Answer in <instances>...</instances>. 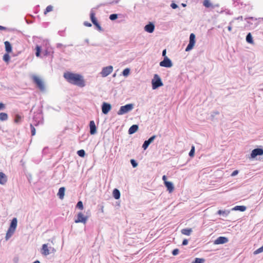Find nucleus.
<instances>
[{"label": "nucleus", "instance_id": "f257e3e1", "mask_svg": "<svg viewBox=\"0 0 263 263\" xmlns=\"http://www.w3.org/2000/svg\"><path fill=\"white\" fill-rule=\"evenodd\" d=\"M63 77L70 84L78 86L82 84V77L79 74L67 71L64 73Z\"/></svg>", "mask_w": 263, "mask_h": 263}, {"label": "nucleus", "instance_id": "f03ea898", "mask_svg": "<svg viewBox=\"0 0 263 263\" xmlns=\"http://www.w3.org/2000/svg\"><path fill=\"white\" fill-rule=\"evenodd\" d=\"M17 221L16 218H13L6 234L5 238L6 240H8L15 232L17 227Z\"/></svg>", "mask_w": 263, "mask_h": 263}, {"label": "nucleus", "instance_id": "7ed1b4c3", "mask_svg": "<svg viewBox=\"0 0 263 263\" xmlns=\"http://www.w3.org/2000/svg\"><path fill=\"white\" fill-rule=\"evenodd\" d=\"M152 85L153 89H156L158 87L163 86L162 81L158 74H154V78L152 80Z\"/></svg>", "mask_w": 263, "mask_h": 263}, {"label": "nucleus", "instance_id": "20e7f679", "mask_svg": "<svg viewBox=\"0 0 263 263\" xmlns=\"http://www.w3.org/2000/svg\"><path fill=\"white\" fill-rule=\"evenodd\" d=\"M134 105L133 104H127L120 107L119 110L117 112L118 115H123L129 111L134 108Z\"/></svg>", "mask_w": 263, "mask_h": 263}, {"label": "nucleus", "instance_id": "39448f33", "mask_svg": "<svg viewBox=\"0 0 263 263\" xmlns=\"http://www.w3.org/2000/svg\"><path fill=\"white\" fill-rule=\"evenodd\" d=\"M33 82L41 91L45 90V85L43 80L38 76L34 75L32 77Z\"/></svg>", "mask_w": 263, "mask_h": 263}, {"label": "nucleus", "instance_id": "423d86ee", "mask_svg": "<svg viewBox=\"0 0 263 263\" xmlns=\"http://www.w3.org/2000/svg\"><path fill=\"white\" fill-rule=\"evenodd\" d=\"M55 249L54 248L49 247L48 244H43L41 249V253L44 255L47 256L50 253H54Z\"/></svg>", "mask_w": 263, "mask_h": 263}, {"label": "nucleus", "instance_id": "0eeeda50", "mask_svg": "<svg viewBox=\"0 0 263 263\" xmlns=\"http://www.w3.org/2000/svg\"><path fill=\"white\" fill-rule=\"evenodd\" d=\"M195 44V35L194 33H191L190 35L189 43L185 48V51H189L191 50Z\"/></svg>", "mask_w": 263, "mask_h": 263}, {"label": "nucleus", "instance_id": "6e6552de", "mask_svg": "<svg viewBox=\"0 0 263 263\" xmlns=\"http://www.w3.org/2000/svg\"><path fill=\"white\" fill-rule=\"evenodd\" d=\"M113 71V67L111 65L104 67L102 68L100 74L102 77H106L110 74Z\"/></svg>", "mask_w": 263, "mask_h": 263}, {"label": "nucleus", "instance_id": "1a4fd4ad", "mask_svg": "<svg viewBox=\"0 0 263 263\" xmlns=\"http://www.w3.org/2000/svg\"><path fill=\"white\" fill-rule=\"evenodd\" d=\"M159 65L161 67L170 68L173 66V63L168 57H165L163 60L160 62Z\"/></svg>", "mask_w": 263, "mask_h": 263}, {"label": "nucleus", "instance_id": "9d476101", "mask_svg": "<svg viewBox=\"0 0 263 263\" xmlns=\"http://www.w3.org/2000/svg\"><path fill=\"white\" fill-rule=\"evenodd\" d=\"M263 155V149L257 148L254 149L251 153V158H255L257 156H261Z\"/></svg>", "mask_w": 263, "mask_h": 263}, {"label": "nucleus", "instance_id": "9b49d317", "mask_svg": "<svg viewBox=\"0 0 263 263\" xmlns=\"http://www.w3.org/2000/svg\"><path fill=\"white\" fill-rule=\"evenodd\" d=\"M111 106L109 103L106 102H103L102 105V112L106 115L110 110Z\"/></svg>", "mask_w": 263, "mask_h": 263}, {"label": "nucleus", "instance_id": "f8f14e48", "mask_svg": "<svg viewBox=\"0 0 263 263\" xmlns=\"http://www.w3.org/2000/svg\"><path fill=\"white\" fill-rule=\"evenodd\" d=\"M229 239L227 237L224 236H220L215 240L214 243L215 245L224 244L228 242Z\"/></svg>", "mask_w": 263, "mask_h": 263}, {"label": "nucleus", "instance_id": "ddd939ff", "mask_svg": "<svg viewBox=\"0 0 263 263\" xmlns=\"http://www.w3.org/2000/svg\"><path fill=\"white\" fill-rule=\"evenodd\" d=\"M156 136L153 135L151 137H150L147 140H145L143 145H142V148L144 150H145L147 148L149 145L156 139Z\"/></svg>", "mask_w": 263, "mask_h": 263}, {"label": "nucleus", "instance_id": "4468645a", "mask_svg": "<svg viewBox=\"0 0 263 263\" xmlns=\"http://www.w3.org/2000/svg\"><path fill=\"white\" fill-rule=\"evenodd\" d=\"M155 29V25L152 22H149L148 24L144 26V30L148 33H152Z\"/></svg>", "mask_w": 263, "mask_h": 263}, {"label": "nucleus", "instance_id": "2eb2a0df", "mask_svg": "<svg viewBox=\"0 0 263 263\" xmlns=\"http://www.w3.org/2000/svg\"><path fill=\"white\" fill-rule=\"evenodd\" d=\"M89 128H90V134L91 135H94L97 132V127L95 125L94 121L92 120L90 121L89 123Z\"/></svg>", "mask_w": 263, "mask_h": 263}, {"label": "nucleus", "instance_id": "dca6fc26", "mask_svg": "<svg viewBox=\"0 0 263 263\" xmlns=\"http://www.w3.org/2000/svg\"><path fill=\"white\" fill-rule=\"evenodd\" d=\"M8 178L7 176L3 172H0V184L5 185L7 182Z\"/></svg>", "mask_w": 263, "mask_h": 263}, {"label": "nucleus", "instance_id": "f3484780", "mask_svg": "<svg viewBox=\"0 0 263 263\" xmlns=\"http://www.w3.org/2000/svg\"><path fill=\"white\" fill-rule=\"evenodd\" d=\"M164 184L170 193H172L174 191V186L172 182L165 181Z\"/></svg>", "mask_w": 263, "mask_h": 263}, {"label": "nucleus", "instance_id": "a211bd4d", "mask_svg": "<svg viewBox=\"0 0 263 263\" xmlns=\"http://www.w3.org/2000/svg\"><path fill=\"white\" fill-rule=\"evenodd\" d=\"M233 5L234 7H237L239 9H240L243 7V4L240 0H233Z\"/></svg>", "mask_w": 263, "mask_h": 263}, {"label": "nucleus", "instance_id": "6ab92c4d", "mask_svg": "<svg viewBox=\"0 0 263 263\" xmlns=\"http://www.w3.org/2000/svg\"><path fill=\"white\" fill-rule=\"evenodd\" d=\"M138 125L137 124L133 125L130 127V128L128 129V134L129 135H132L136 133L138 129Z\"/></svg>", "mask_w": 263, "mask_h": 263}, {"label": "nucleus", "instance_id": "aec40b11", "mask_svg": "<svg viewBox=\"0 0 263 263\" xmlns=\"http://www.w3.org/2000/svg\"><path fill=\"white\" fill-rule=\"evenodd\" d=\"M65 189L64 187H61L59 189L58 193V196L60 199H63L65 195Z\"/></svg>", "mask_w": 263, "mask_h": 263}, {"label": "nucleus", "instance_id": "412c9836", "mask_svg": "<svg viewBox=\"0 0 263 263\" xmlns=\"http://www.w3.org/2000/svg\"><path fill=\"white\" fill-rule=\"evenodd\" d=\"M5 50L7 53H10L12 52V46L11 44L8 41H5L4 42Z\"/></svg>", "mask_w": 263, "mask_h": 263}, {"label": "nucleus", "instance_id": "4be33fe9", "mask_svg": "<svg viewBox=\"0 0 263 263\" xmlns=\"http://www.w3.org/2000/svg\"><path fill=\"white\" fill-rule=\"evenodd\" d=\"M246 209H247L246 206H244V205H236L235 207H234L232 209V210L244 212L245 211H246Z\"/></svg>", "mask_w": 263, "mask_h": 263}, {"label": "nucleus", "instance_id": "5701e85b", "mask_svg": "<svg viewBox=\"0 0 263 263\" xmlns=\"http://www.w3.org/2000/svg\"><path fill=\"white\" fill-rule=\"evenodd\" d=\"M113 197L116 199H119L120 197V192L117 189H115L112 192Z\"/></svg>", "mask_w": 263, "mask_h": 263}, {"label": "nucleus", "instance_id": "b1692460", "mask_svg": "<svg viewBox=\"0 0 263 263\" xmlns=\"http://www.w3.org/2000/svg\"><path fill=\"white\" fill-rule=\"evenodd\" d=\"M230 213L228 210H219L217 211V214L218 215H222L223 217H227Z\"/></svg>", "mask_w": 263, "mask_h": 263}, {"label": "nucleus", "instance_id": "393cba45", "mask_svg": "<svg viewBox=\"0 0 263 263\" xmlns=\"http://www.w3.org/2000/svg\"><path fill=\"white\" fill-rule=\"evenodd\" d=\"M90 20L94 25L98 23L97 18L95 17V14L92 11H91L90 12Z\"/></svg>", "mask_w": 263, "mask_h": 263}, {"label": "nucleus", "instance_id": "a878e982", "mask_svg": "<svg viewBox=\"0 0 263 263\" xmlns=\"http://www.w3.org/2000/svg\"><path fill=\"white\" fill-rule=\"evenodd\" d=\"M181 232L182 234L189 236L191 234L192 230V229H183L181 230Z\"/></svg>", "mask_w": 263, "mask_h": 263}, {"label": "nucleus", "instance_id": "bb28decb", "mask_svg": "<svg viewBox=\"0 0 263 263\" xmlns=\"http://www.w3.org/2000/svg\"><path fill=\"white\" fill-rule=\"evenodd\" d=\"M246 40L248 43L252 44L253 43V37L250 32L247 34Z\"/></svg>", "mask_w": 263, "mask_h": 263}, {"label": "nucleus", "instance_id": "cd10ccee", "mask_svg": "<svg viewBox=\"0 0 263 263\" xmlns=\"http://www.w3.org/2000/svg\"><path fill=\"white\" fill-rule=\"evenodd\" d=\"M8 119V115L5 112L0 113V120L2 121H6Z\"/></svg>", "mask_w": 263, "mask_h": 263}, {"label": "nucleus", "instance_id": "c85d7f7f", "mask_svg": "<svg viewBox=\"0 0 263 263\" xmlns=\"http://www.w3.org/2000/svg\"><path fill=\"white\" fill-rule=\"evenodd\" d=\"M76 223L82 222V213L80 212L77 216V218L74 219Z\"/></svg>", "mask_w": 263, "mask_h": 263}, {"label": "nucleus", "instance_id": "c756f323", "mask_svg": "<svg viewBox=\"0 0 263 263\" xmlns=\"http://www.w3.org/2000/svg\"><path fill=\"white\" fill-rule=\"evenodd\" d=\"M203 5L206 8H210L212 7V5L210 0H204Z\"/></svg>", "mask_w": 263, "mask_h": 263}, {"label": "nucleus", "instance_id": "7c9ffc66", "mask_svg": "<svg viewBox=\"0 0 263 263\" xmlns=\"http://www.w3.org/2000/svg\"><path fill=\"white\" fill-rule=\"evenodd\" d=\"M10 59V57L9 55V53H5L3 56V60L7 63L9 62Z\"/></svg>", "mask_w": 263, "mask_h": 263}, {"label": "nucleus", "instance_id": "2f4dec72", "mask_svg": "<svg viewBox=\"0 0 263 263\" xmlns=\"http://www.w3.org/2000/svg\"><path fill=\"white\" fill-rule=\"evenodd\" d=\"M205 261L204 259L196 258L192 263H204Z\"/></svg>", "mask_w": 263, "mask_h": 263}, {"label": "nucleus", "instance_id": "473e14b6", "mask_svg": "<svg viewBox=\"0 0 263 263\" xmlns=\"http://www.w3.org/2000/svg\"><path fill=\"white\" fill-rule=\"evenodd\" d=\"M130 73V69L128 68H126L123 70L122 71V74L124 77H127Z\"/></svg>", "mask_w": 263, "mask_h": 263}, {"label": "nucleus", "instance_id": "72a5a7b5", "mask_svg": "<svg viewBox=\"0 0 263 263\" xmlns=\"http://www.w3.org/2000/svg\"><path fill=\"white\" fill-rule=\"evenodd\" d=\"M52 10L53 7L51 5L48 6L44 11V14H46L47 13L52 11Z\"/></svg>", "mask_w": 263, "mask_h": 263}, {"label": "nucleus", "instance_id": "f704fd0d", "mask_svg": "<svg viewBox=\"0 0 263 263\" xmlns=\"http://www.w3.org/2000/svg\"><path fill=\"white\" fill-rule=\"evenodd\" d=\"M96 29L98 30L99 32H103L104 29L102 28L101 25L99 23L95 25Z\"/></svg>", "mask_w": 263, "mask_h": 263}, {"label": "nucleus", "instance_id": "c9c22d12", "mask_svg": "<svg viewBox=\"0 0 263 263\" xmlns=\"http://www.w3.org/2000/svg\"><path fill=\"white\" fill-rule=\"evenodd\" d=\"M195 154V147L192 146L191 149L189 152V155L190 157H192L194 156Z\"/></svg>", "mask_w": 263, "mask_h": 263}, {"label": "nucleus", "instance_id": "e433bc0d", "mask_svg": "<svg viewBox=\"0 0 263 263\" xmlns=\"http://www.w3.org/2000/svg\"><path fill=\"white\" fill-rule=\"evenodd\" d=\"M109 18L110 20L114 21L118 18V14L115 13L111 14L109 15Z\"/></svg>", "mask_w": 263, "mask_h": 263}, {"label": "nucleus", "instance_id": "4c0bfd02", "mask_svg": "<svg viewBox=\"0 0 263 263\" xmlns=\"http://www.w3.org/2000/svg\"><path fill=\"white\" fill-rule=\"evenodd\" d=\"M36 53L35 55L36 57H39L41 52V47L39 46H36L35 47Z\"/></svg>", "mask_w": 263, "mask_h": 263}, {"label": "nucleus", "instance_id": "58836bf2", "mask_svg": "<svg viewBox=\"0 0 263 263\" xmlns=\"http://www.w3.org/2000/svg\"><path fill=\"white\" fill-rule=\"evenodd\" d=\"M21 120H22V117L21 116H20L19 115H16L15 116V120H14V122L15 123H19L21 121Z\"/></svg>", "mask_w": 263, "mask_h": 263}, {"label": "nucleus", "instance_id": "ea45409f", "mask_svg": "<svg viewBox=\"0 0 263 263\" xmlns=\"http://www.w3.org/2000/svg\"><path fill=\"white\" fill-rule=\"evenodd\" d=\"M30 128H31V135L34 136L36 133L35 128L34 126L32 124H30Z\"/></svg>", "mask_w": 263, "mask_h": 263}, {"label": "nucleus", "instance_id": "a19ab883", "mask_svg": "<svg viewBox=\"0 0 263 263\" xmlns=\"http://www.w3.org/2000/svg\"><path fill=\"white\" fill-rule=\"evenodd\" d=\"M263 252V246L254 251L255 254H257Z\"/></svg>", "mask_w": 263, "mask_h": 263}, {"label": "nucleus", "instance_id": "79ce46f5", "mask_svg": "<svg viewBox=\"0 0 263 263\" xmlns=\"http://www.w3.org/2000/svg\"><path fill=\"white\" fill-rule=\"evenodd\" d=\"M130 163L133 167H136L138 165V163L134 159L130 160Z\"/></svg>", "mask_w": 263, "mask_h": 263}, {"label": "nucleus", "instance_id": "37998d69", "mask_svg": "<svg viewBox=\"0 0 263 263\" xmlns=\"http://www.w3.org/2000/svg\"><path fill=\"white\" fill-rule=\"evenodd\" d=\"M179 252V249H174V250H173V251H172V254H173V255H174V256H176V255H178V254Z\"/></svg>", "mask_w": 263, "mask_h": 263}, {"label": "nucleus", "instance_id": "c03bdc74", "mask_svg": "<svg viewBox=\"0 0 263 263\" xmlns=\"http://www.w3.org/2000/svg\"><path fill=\"white\" fill-rule=\"evenodd\" d=\"M248 20H251L252 21H255L257 20V19L256 18H254V17H253L246 18L245 20L247 21L248 23H250V22L249 21H248Z\"/></svg>", "mask_w": 263, "mask_h": 263}, {"label": "nucleus", "instance_id": "a18cd8bd", "mask_svg": "<svg viewBox=\"0 0 263 263\" xmlns=\"http://www.w3.org/2000/svg\"><path fill=\"white\" fill-rule=\"evenodd\" d=\"M171 7H172V9H175L178 7V5L174 3H172L171 4Z\"/></svg>", "mask_w": 263, "mask_h": 263}, {"label": "nucleus", "instance_id": "49530a36", "mask_svg": "<svg viewBox=\"0 0 263 263\" xmlns=\"http://www.w3.org/2000/svg\"><path fill=\"white\" fill-rule=\"evenodd\" d=\"M77 206L79 209H82V201H79L77 203Z\"/></svg>", "mask_w": 263, "mask_h": 263}, {"label": "nucleus", "instance_id": "de8ad7c7", "mask_svg": "<svg viewBox=\"0 0 263 263\" xmlns=\"http://www.w3.org/2000/svg\"><path fill=\"white\" fill-rule=\"evenodd\" d=\"M83 24L87 26V27H91L92 25H91V24L90 23H89L88 22H84Z\"/></svg>", "mask_w": 263, "mask_h": 263}, {"label": "nucleus", "instance_id": "09e8293b", "mask_svg": "<svg viewBox=\"0 0 263 263\" xmlns=\"http://www.w3.org/2000/svg\"><path fill=\"white\" fill-rule=\"evenodd\" d=\"M187 243H188V240H187V239H184V240H183L182 243V245L183 246H186V245H187Z\"/></svg>", "mask_w": 263, "mask_h": 263}, {"label": "nucleus", "instance_id": "8fccbe9b", "mask_svg": "<svg viewBox=\"0 0 263 263\" xmlns=\"http://www.w3.org/2000/svg\"><path fill=\"white\" fill-rule=\"evenodd\" d=\"M238 173V171L237 170H235L234 171H233L231 174V176H236V175H237Z\"/></svg>", "mask_w": 263, "mask_h": 263}, {"label": "nucleus", "instance_id": "3c124183", "mask_svg": "<svg viewBox=\"0 0 263 263\" xmlns=\"http://www.w3.org/2000/svg\"><path fill=\"white\" fill-rule=\"evenodd\" d=\"M219 114V111H214L212 112V116L214 117L215 115H218Z\"/></svg>", "mask_w": 263, "mask_h": 263}, {"label": "nucleus", "instance_id": "603ef678", "mask_svg": "<svg viewBox=\"0 0 263 263\" xmlns=\"http://www.w3.org/2000/svg\"><path fill=\"white\" fill-rule=\"evenodd\" d=\"M77 153H78V154L79 155V156L82 157V149L78 151Z\"/></svg>", "mask_w": 263, "mask_h": 263}, {"label": "nucleus", "instance_id": "864d4df0", "mask_svg": "<svg viewBox=\"0 0 263 263\" xmlns=\"http://www.w3.org/2000/svg\"><path fill=\"white\" fill-rule=\"evenodd\" d=\"M166 49H164L163 51H162V56L164 57V58H165V57H166Z\"/></svg>", "mask_w": 263, "mask_h": 263}, {"label": "nucleus", "instance_id": "5fc2aeb1", "mask_svg": "<svg viewBox=\"0 0 263 263\" xmlns=\"http://www.w3.org/2000/svg\"><path fill=\"white\" fill-rule=\"evenodd\" d=\"M234 20H243V17L242 16H238V17L235 18Z\"/></svg>", "mask_w": 263, "mask_h": 263}, {"label": "nucleus", "instance_id": "6e6d98bb", "mask_svg": "<svg viewBox=\"0 0 263 263\" xmlns=\"http://www.w3.org/2000/svg\"><path fill=\"white\" fill-rule=\"evenodd\" d=\"M87 220V217L84 216L83 215V224H85L86 223V220Z\"/></svg>", "mask_w": 263, "mask_h": 263}, {"label": "nucleus", "instance_id": "4d7b16f0", "mask_svg": "<svg viewBox=\"0 0 263 263\" xmlns=\"http://www.w3.org/2000/svg\"><path fill=\"white\" fill-rule=\"evenodd\" d=\"M4 107H5V105L2 103H0V110L2 109Z\"/></svg>", "mask_w": 263, "mask_h": 263}, {"label": "nucleus", "instance_id": "13d9d810", "mask_svg": "<svg viewBox=\"0 0 263 263\" xmlns=\"http://www.w3.org/2000/svg\"><path fill=\"white\" fill-rule=\"evenodd\" d=\"M167 177L165 175H163L162 176V180L164 181V183H165V181H166Z\"/></svg>", "mask_w": 263, "mask_h": 263}, {"label": "nucleus", "instance_id": "bf43d9fd", "mask_svg": "<svg viewBox=\"0 0 263 263\" xmlns=\"http://www.w3.org/2000/svg\"><path fill=\"white\" fill-rule=\"evenodd\" d=\"M6 28L5 27H3L2 26H0V30H6Z\"/></svg>", "mask_w": 263, "mask_h": 263}, {"label": "nucleus", "instance_id": "052dcab7", "mask_svg": "<svg viewBox=\"0 0 263 263\" xmlns=\"http://www.w3.org/2000/svg\"><path fill=\"white\" fill-rule=\"evenodd\" d=\"M120 0H114L111 3L117 4Z\"/></svg>", "mask_w": 263, "mask_h": 263}, {"label": "nucleus", "instance_id": "680f3d73", "mask_svg": "<svg viewBox=\"0 0 263 263\" xmlns=\"http://www.w3.org/2000/svg\"><path fill=\"white\" fill-rule=\"evenodd\" d=\"M228 29L229 31H231L232 29V27L231 26H228Z\"/></svg>", "mask_w": 263, "mask_h": 263}, {"label": "nucleus", "instance_id": "e2e57ef3", "mask_svg": "<svg viewBox=\"0 0 263 263\" xmlns=\"http://www.w3.org/2000/svg\"><path fill=\"white\" fill-rule=\"evenodd\" d=\"M234 22V20H232V21H231L230 23H229V26H232V24Z\"/></svg>", "mask_w": 263, "mask_h": 263}, {"label": "nucleus", "instance_id": "0e129e2a", "mask_svg": "<svg viewBox=\"0 0 263 263\" xmlns=\"http://www.w3.org/2000/svg\"><path fill=\"white\" fill-rule=\"evenodd\" d=\"M226 13L228 14H232V13L230 12V10H228L226 12Z\"/></svg>", "mask_w": 263, "mask_h": 263}, {"label": "nucleus", "instance_id": "69168bd1", "mask_svg": "<svg viewBox=\"0 0 263 263\" xmlns=\"http://www.w3.org/2000/svg\"><path fill=\"white\" fill-rule=\"evenodd\" d=\"M33 263H40V262L39 260H36V261H34Z\"/></svg>", "mask_w": 263, "mask_h": 263}, {"label": "nucleus", "instance_id": "338daca9", "mask_svg": "<svg viewBox=\"0 0 263 263\" xmlns=\"http://www.w3.org/2000/svg\"><path fill=\"white\" fill-rule=\"evenodd\" d=\"M259 90H260V91H263V87L259 88Z\"/></svg>", "mask_w": 263, "mask_h": 263}, {"label": "nucleus", "instance_id": "774afa93", "mask_svg": "<svg viewBox=\"0 0 263 263\" xmlns=\"http://www.w3.org/2000/svg\"><path fill=\"white\" fill-rule=\"evenodd\" d=\"M116 77V73H114L113 75H112V77L115 78Z\"/></svg>", "mask_w": 263, "mask_h": 263}]
</instances>
